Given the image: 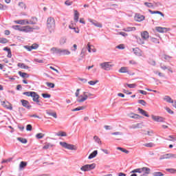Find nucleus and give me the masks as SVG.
I'll return each mask as SVG.
<instances>
[{"label": "nucleus", "instance_id": "43", "mask_svg": "<svg viewBox=\"0 0 176 176\" xmlns=\"http://www.w3.org/2000/svg\"><path fill=\"white\" fill-rule=\"evenodd\" d=\"M49 148H53V144L50 143H47L43 147V149H49Z\"/></svg>", "mask_w": 176, "mask_h": 176}, {"label": "nucleus", "instance_id": "64", "mask_svg": "<svg viewBox=\"0 0 176 176\" xmlns=\"http://www.w3.org/2000/svg\"><path fill=\"white\" fill-rule=\"evenodd\" d=\"M65 4L67 6H71V5H72V1H70L69 0H67L65 2Z\"/></svg>", "mask_w": 176, "mask_h": 176}, {"label": "nucleus", "instance_id": "13", "mask_svg": "<svg viewBox=\"0 0 176 176\" xmlns=\"http://www.w3.org/2000/svg\"><path fill=\"white\" fill-rule=\"evenodd\" d=\"M141 36L144 41L149 39V32L148 31H144L141 33Z\"/></svg>", "mask_w": 176, "mask_h": 176}, {"label": "nucleus", "instance_id": "2", "mask_svg": "<svg viewBox=\"0 0 176 176\" xmlns=\"http://www.w3.org/2000/svg\"><path fill=\"white\" fill-rule=\"evenodd\" d=\"M47 28H48L50 34L54 32V28H56V21L54 18L50 16L47 20Z\"/></svg>", "mask_w": 176, "mask_h": 176}, {"label": "nucleus", "instance_id": "48", "mask_svg": "<svg viewBox=\"0 0 176 176\" xmlns=\"http://www.w3.org/2000/svg\"><path fill=\"white\" fill-rule=\"evenodd\" d=\"M83 95H80V96H78V98H77V102H85V100H83Z\"/></svg>", "mask_w": 176, "mask_h": 176}, {"label": "nucleus", "instance_id": "9", "mask_svg": "<svg viewBox=\"0 0 176 176\" xmlns=\"http://www.w3.org/2000/svg\"><path fill=\"white\" fill-rule=\"evenodd\" d=\"M21 32H25L28 34L30 32H32V28L30 25L22 26Z\"/></svg>", "mask_w": 176, "mask_h": 176}, {"label": "nucleus", "instance_id": "26", "mask_svg": "<svg viewBox=\"0 0 176 176\" xmlns=\"http://www.w3.org/2000/svg\"><path fill=\"white\" fill-rule=\"evenodd\" d=\"M28 162L22 161L19 164V170H23L25 167H27Z\"/></svg>", "mask_w": 176, "mask_h": 176}, {"label": "nucleus", "instance_id": "56", "mask_svg": "<svg viewBox=\"0 0 176 176\" xmlns=\"http://www.w3.org/2000/svg\"><path fill=\"white\" fill-rule=\"evenodd\" d=\"M151 41L152 42H153L154 43H160V42H159V40H157V38H154V37H151Z\"/></svg>", "mask_w": 176, "mask_h": 176}, {"label": "nucleus", "instance_id": "19", "mask_svg": "<svg viewBox=\"0 0 176 176\" xmlns=\"http://www.w3.org/2000/svg\"><path fill=\"white\" fill-rule=\"evenodd\" d=\"M164 101H166V102H169L170 104H174V100L171 99V97L169 96H165L163 98Z\"/></svg>", "mask_w": 176, "mask_h": 176}, {"label": "nucleus", "instance_id": "16", "mask_svg": "<svg viewBox=\"0 0 176 176\" xmlns=\"http://www.w3.org/2000/svg\"><path fill=\"white\" fill-rule=\"evenodd\" d=\"M69 54H71V52H69V50L60 49L59 56H69Z\"/></svg>", "mask_w": 176, "mask_h": 176}, {"label": "nucleus", "instance_id": "32", "mask_svg": "<svg viewBox=\"0 0 176 176\" xmlns=\"http://www.w3.org/2000/svg\"><path fill=\"white\" fill-rule=\"evenodd\" d=\"M119 72H120L121 74H127L129 71L127 70V67H122L120 69Z\"/></svg>", "mask_w": 176, "mask_h": 176}, {"label": "nucleus", "instance_id": "53", "mask_svg": "<svg viewBox=\"0 0 176 176\" xmlns=\"http://www.w3.org/2000/svg\"><path fill=\"white\" fill-rule=\"evenodd\" d=\"M41 96L43 98H50L52 97V95L49 94H42Z\"/></svg>", "mask_w": 176, "mask_h": 176}, {"label": "nucleus", "instance_id": "51", "mask_svg": "<svg viewBox=\"0 0 176 176\" xmlns=\"http://www.w3.org/2000/svg\"><path fill=\"white\" fill-rule=\"evenodd\" d=\"M97 83H98V80H91L88 82V84L90 85V86H94V85H97Z\"/></svg>", "mask_w": 176, "mask_h": 176}, {"label": "nucleus", "instance_id": "60", "mask_svg": "<svg viewBox=\"0 0 176 176\" xmlns=\"http://www.w3.org/2000/svg\"><path fill=\"white\" fill-rule=\"evenodd\" d=\"M138 103L141 104V105H143L144 107L146 105V102H145L144 100H139Z\"/></svg>", "mask_w": 176, "mask_h": 176}, {"label": "nucleus", "instance_id": "10", "mask_svg": "<svg viewBox=\"0 0 176 176\" xmlns=\"http://www.w3.org/2000/svg\"><path fill=\"white\" fill-rule=\"evenodd\" d=\"M21 102L23 107H24V108H26L27 109H30V108H32V106L30 104V102H28V100H21Z\"/></svg>", "mask_w": 176, "mask_h": 176}, {"label": "nucleus", "instance_id": "49", "mask_svg": "<svg viewBox=\"0 0 176 176\" xmlns=\"http://www.w3.org/2000/svg\"><path fill=\"white\" fill-rule=\"evenodd\" d=\"M45 85H47V86L51 89H54L55 85L53 82H46Z\"/></svg>", "mask_w": 176, "mask_h": 176}, {"label": "nucleus", "instance_id": "44", "mask_svg": "<svg viewBox=\"0 0 176 176\" xmlns=\"http://www.w3.org/2000/svg\"><path fill=\"white\" fill-rule=\"evenodd\" d=\"M29 21H32V23H30V25H34V24H36V21H38V19L35 16H33Z\"/></svg>", "mask_w": 176, "mask_h": 176}, {"label": "nucleus", "instance_id": "54", "mask_svg": "<svg viewBox=\"0 0 176 176\" xmlns=\"http://www.w3.org/2000/svg\"><path fill=\"white\" fill-rule=\"evenodd\" d=\"M160 68L162 69H163L164 71H166V69H168L170 72H173V71H171V69H170L169 68H168V67H167V66H166V65H160Z\"/></svg>", "mask_w": 176, "mask_h": 176}, {"label": "nucleus", "instance_id": "36", "mask_svg": "<svg viewBox=\"0 0 176 176\" xmlns=\"http://www.w3.org/2000/svg\"><path fill=\"white\" fill-rule=\"evenodd\" d=\"M56 135H58V137H67V133L65 132L59 131L56 133Z\"/></svg>", "mask_w": 176, "mask_h": 176}, {"label": "nucleus", "instance_id": "25", "mask_svg": "<svg viewBox=\"0 0 176 176\" xmlns=\"http://www.w3.org/2000/svg\"><path fill=\"white\" fill-rule=\"evenodd\" d=\"M90 23L93 24V25H95V27H98V28H102V25L96 21H91L90 20Z\"/></svg>", "mask_w": 176, "mask_h": 176}, {"label": "nucleus", "instance_id": "3", "mask_svg": "<svg viewBox=\"0 0 176 176\" xmlns=\"http://www.w3.org/2000/svg\"><path fill=\"white\" fill-rule=\"evenodd\" d=\"M131 173H138L140 176H147L151 173V168L147 167H143L142 168H136L131 171Z\"/></svg>", "mask_w": 176, "mask_h": 176}, {"label": "nucleus", "instance_id": "39", "mask_svg": "<svg viewBox=\"0 0 176 176\" xmlns=\"http://www.w3.org/2000/svg\"><path fill=\"white\" fill-rule=\"evenodd\" d=\"M83 94V98H82V100H81V101H86V100H87L89 98V95L87 94V92L86 91H84L82 93Z\"/></svg>", "mask_w": 176, "mask_h": 176}, {"label": "nucleus", "instance_id": "38", "mask_svg": "<svg viewBox=\"0 0 176 176\" xmlns=\"http://www.w3.org/2000/svg\"><path fill=\"white\" fill-rule=\"evenodd\" d=\"M87 52V47H83L80 52V56L83 58L85 57V53Z\"/></svg>", "mask_w": 176, "mask_h": 176}, {"label": "nucleus", "instance_id": "50", "mask_svg": "<svg viewBox=\"0 0 176 176\" xmlns=\"http://www.w3.org/2000/svg\"><path fill=\"white\" fill-rule=\"evenodd\" d=\"M9 41H8L6 38H0V43H8Z\"/></svg>", "mask_w": 176, "mask_h": 176}, {"label": "nucleus", "instance_id": "6", "mask_svg": "<svg viewBox=\"0 0 176 176\" xmlns=\"http://www.w3.org/2000/svg\"><path fill=\"white\" fill-rule=\"evenodd\" d=\"M94 168H96V164H86L85 166H82L80 168L81 171H90V170H94Z\"/></svg>", "mask_w": 176, "mask_h": 176}, {"label": "nucleus", "instance_id": "46", "mask_svg": "<svg viewBox=\"0 0 176 176\" xmlns=\"http://www.w3.org/2000/svg\"><path fill=\"white\" fill-rule=\"evenodd\" d=\"M83 109H85V107H78L77 108H75L74 109L72 110V112H76V111H83Z\"/></svg>", "mask_w": 176, "mask_h": 176}, {"label": "nucleus", "instance_id": "12", "mask_svg": "<svg viewBox=\"0 0 176 176\" xmlns=\"http://www.w3.org/2000/svg\"><path fill=\"white\" fill-rule=\"evenodd\" d=\"M155 30L156 31H157V32H160V33H164V32H167V31H170V28H162V27H156Z\"/></svg>", "mask_w": 176, "mask_h": 176}, {"label": "nucleus", "instance_id": "23", "mask_svg": "<svg viewBox=\"0 0 176 176\" xmlns=\"http://www.w3.org/2000/svg\"><path fill=\"white\" fill-rule=\"evenodd\" d=\"M138 111H139L140 113H141V115H143V116H146V118H149V115L144 109L138 108Z\"/></svg>", "mask_w": 176, "mask_h": 176}, {"label": "nucleus", "instance_id": "45", "mask_svg": "<svg viewBox=\"0 0 176 176\" xmlns=\"http://www.w3.org/2000/svg\"><path fill=\"white\" fill-rule=\"evenodd\" d=\"M36 137L38 138V140H41V138H43L45 137V134L40 133H37L36 135Z\"/></svg>", "mask_w": 176, "mask_h": 176}, {"label": "nucleus", "instance_id": "1", "mask_svg": "<svg viewBox=\"0 0 176 176\" xmlns=\"http://www.w3.org/2000/svg\"><path fill=\"white\" fill-rule=\"evenodd\" d=\"M23 96L27 97H32L34 102H36L37 105L41 104V101H39V96L35 91H26L23 93Z\"/></svg>", "mask_w": 176, "mask_h": 176}, {"label": "nucleus", "instance_id": "30", "mask_svg": "<svg viewBox=\"0 0 176 176\" xmlns=\"http://www.w3.org/2000/svg\"><path fill=\"white\" fill-rule=\"evenodd\" d=\"M19 75L21 76V78H30V74L27 73H24L22 72H18Z\"/></svg>", "mask_w": 176, "mask_h": 176}, {"label": "nucleus", "instance_id": "42", "mask_svg": "<svg viewBox=\"0 0 176 176\" xmlns=\"http://www.w3.org/2000/svg\"><path fill=\"white\" fill-rule=\"evenodd\" d=\"M162 60H166V61H169L171 60V56H168V55H164L162 57Z\"/></svg>", "mask_w": 176, "mask_h": 176}, {"label": "nucleus", "instance_id": "58", "mask_svg": "<svg viewBox=\"0 0 176 176\" xmlns=\"http://www.w3.org/2000/svg\"><path fill=\"white\" fill-rule=\"evenodd\" d=\"M145 6H146L147 8H153V4L152 3H148V2H145L144 3Z\"/></svg>", "mask_w": 176, "mask_h": 176}, {"label": "nucleus", "instance_id": "11", "mask_svg": "<svg viewBox=\"0 0 176 176\" xmlns=\"http://www.w3.org/2000/svg\"><path fill=\"white\" fill-rule=\"evenodd\" d=\"M151 118L153 120H154L155 122H164V118H163V117L152 115Z\"/></svg>", "mask_w": 176, "mask_h": 176}, {"label": "nucleus", "instance_id": "61", "mask_svg": "<svg viewBox=\"0 0 176 176\" xmlns=\"http://www.w3.org/2000/svg\"><path fill=\"white\" fill-rule=\"evenodd\" d=\"M168 138L170 139H166L167 141H175L176 140L174 135H169Z\"/></svg>", "mask_w": 176, "mask_h": 176}, {"label": "nucleus", "instance_id": "47", "mask_svg": "<svg viewBox=\"0 0 176 176\" xmlns=\"http://www.w3.org/2000/svg\"><path fill=\"white\" fill-rule=\"evenodd\" d=\"M153 176H164L162 172H154L153 173Z\"/></svg>", "mask_w": 176, "mask_h": 176}, {"label": "nucleus", "instance_id": "62", "mask_svg": "<svg viewBox=\"0 0 176 176\" xmlns=\"http://www.w3.org/2000/svg\"><path fill=\"white\" fill-rule=\"evenodd\" d=\"M26 130H27V131H31L32 130V125L28 124L26 126Z\"/></svg>", "mask_w": 176, "mask_h": 176}, {"label": "nucleus", "instance_id": "5", "mask_svg": "<svg viewBox=\"0 0 176 176\" xmlns=\"http://www.w3.org/2000/svg\"><path fill=\"white\" fill-rule=\"evenodd\" d=\"M100 67L104 71H111V68L113 67V65H111L109 62H104L100 64Z\"/></svg>", "mask_w": 176, "mask_h": 176}, {"label": "nucleus", "instance_id": "18", "mask_svg": "<svg viewBox=\"0 0 176 176\" xmlns=\"http://www.w3.org/2000/svg\"><path fill=\"white\" fill-rule=\"evenodd\" d=\"M50 51L52 53V54H58L60 56V49L57 47H52L51 48Z\"/></svg>", "mask_w": 176, "mask_h": 176}, {"label": "nucleus", "instance_id": "33", "mask_svg": "<svg viewBox=\"0 0 176 176\" xmlns=\"http://www.w3.org/2000/svg\"><path fill=\"white\" fill-rule=\"evenodd\" d=\"M22 27L21 25H12V28L13 30H15L16 31H21L22 30Z\"/></svg>", "mask_w": 176, "mask_h": 176}, {"label": "nucleus", "instance_id": "37", "mask_svg": "<svg viewBox=\"0 0 176 176\" xmlns=\"http://www.w3.org/2000/svg\"><path fill=\"white\" fill-rule=\"evenodd\" d=\"M17 140L19 141V142H21L22 144H27V142H28L27 139L23 138H17Z\"/></svg>", "mask_w": 176, "mask_h": 176}, {"label": "nucleus", "instance_id": "31", "mask_svg": "<svg viewBox=\"0 0 176 176\" xmlns=\"http://www.w3.org/2000/svg\"><path fill=\"white\" fill-rule=\"evenodd\" d=\"M137 39V42L139 45H144L145 44V41H144V38H141L140 37H136Z\"/></svg>", "mask_w": 176, "mask_h": 176}, {"label": "nucleus", "instance_id": "24", "mask_svg": "<svg viewBox=\"0 0 176 176\" xmlns=\"http://www.w3.org/2000/svg\"><path fill=\"white\" fill-rule=\"evenodd\" d=\"M47 115L49 116H52L55 119H57V113L56 112H52V111H46Z\"/></svg>", "mask_w": 176, "mask_h": 176}, {"label": "nucleus", "instance_id": "14", "mask_svg": "<svg viewBox=\"0 0 176 176\" xmlns=\"http://www.w3.org/2000/svg\"><path fill=\"white\" fill-rule=\"evenodd\" d=\"M135 19L136 21H138L140 23L141 21H144V20H145V16L143 15H141L140 14H138L135 15Z\"/></svg>", "mask_w": 176, "mask_h": 176}, {"label": "nucleus", "instance_id": "35", "mask_svg": "<svg viewBox=\"0 0 176 176\" xmlns=\"http://www.w3.org/2000/svg\"><path fill=\"white\" fill-rule=\"evenodd\" d=\"M94 140L96 142H97V144H99V145H101L102 143L101 142V140L100 139V138H98V136L95 135L94 137Z\"/></svg>", "mask_w": 176, "mask_h": 176}, {"label": "nucleus", "instance_id": "21", "mask_svg": "<svg viewBox=\"0 0 176 176\" xmlns=\"http://www.w3.org/2000/svg\"><path fill=\"white\" fill-rule=\"evenodd\" d=\"M148 12L151 13V14H160L162 17H164V14L160 11H153L151 10H148Z\"/></svg>", "mask_w": 176, "mask_h": 176}, {"label": "nucleus", "instance_id": "55", "mask_svg": "<svg viewBox=\"0 0 176 176\" xmlns=\"http://www.w3.org/2000/svg\"><path fill=\"white\" fill-rule=\"evenodd\" d=\"M126 86H128L129 89H135V87H137V85L135 84H126Z\"/></svg>", "mask_w": 176, "mask_h": 176}, {"label": "nucleus", "instance_id": "63", "mask_svg": "<svg viewBox=\"0 0 176 176\" xmlns=\"http://www.w3.org/2000/svg\"><path fill=\"white\" fill-rule=\"evenodd\" d=\"M117 49H120V50H123V49H124V45L123 44H120L119 45H118Z\"/></svg>", "mask_w": 176, "mask_h": 176}, {"label": "nucleus", "instance_id": "41", "mask_svg": "<svg viewBox=\"0 0 176 176\" xmlns=\"http://www.w3.org/2000/svg\"><path fill=\"white\" fill-rule=\"evenodd\" d=\"M117 149L118 151H121V152H123L124 153H126V154L129 153V151H127L126 148H123L122 147H117Z\"/></svg>", "mask_w": 176, "mask_h": 176}, {"label": "nucleus", "instance_id": "59", "mask_svg": "<svg viewBox=\"0 0 176 176\" xmlns=\"http://www.w3.org/2000/svg\"><path fill=\"white\" fill-rule=\"evenodd\" d=\"M118 35H122V36H124V38L128 36L127 33L124 32H119Z\"/></svg>", "mask_w": 176, "mask_h": 176}, {"label": "nucleus", "instance_id": "22", "mask_svg": "<svg viewBox=\"0 0 176 176\" xmlns=\"http://www.w3.org/2000/svg\"><path fill=\"white\" fill-rule=\"evenodd\" d=\"M97 155H98V151L97 150H95L89 155L88 159H94V157H96Z\"/></svg>", "mask_w": 176, "mask_h": 176}, {"label": "nucleus", "instance_id": "27", "mask_svg": "<svg viewBox=\"0 0 176 176\" xmlns=\"http://www.w3.org/2000/svg\"><path fill=\"white\" fill-rule=\"evenodd\" d=\"M130 129H142V124L138 123L136 124H133L131 126L129 127Z\"/></svg>", "mask_w": 176, "mask_h": 176}, {"label": "nucleus", "instance_id": "8", "mask_svg": "<svg viewBox=\"0 0 176 176\" xmlns=\"http://www.w3.org/2000/svg\"><path fill=\"white\" fill-rule=\"evenodd\" d=\"M15 24H20L21 25H25V24H35L32 21H28V19L18 20L14 21Z\"/></svg>", "mask_w": 176, "mask_h": 176}, {"label": "nucleus", "instance_id": "4", "mask_svg": "<svg viewBox=\"0 0 176 176\" xmlns=\"http://www.w3.org/2000/svg\"><path fill=\"white\" fill-rule=\"evenodd\" d=\"M60 145L65 149H69V151H76V147L73 144H67L65 142H60Z\"/></svg>", "mask_w": 176, "mask_h": 176}, {"label": "nucleus", "instance_id": "40", "mask_svg": "<svg viewBox=\"0 0 176 176\" xmlns=\"http://www.w3.org/2000/svg\"><path fill=\"white\" fill-rule=\"evenodd\" d=\"M144 146H146V148H153V146H155V144L154 143L150 142L144 144Z\"/></svg>", "mask_w": 176, "mask_h": 176}, {"label": "nucleus", "instance_id": "20", "mask_svg": "<svg viewBox=\"0 0 176 176\" xmlns=\"http://www.w3.org/2000/svg\"><path fill=\"white\" fill-rule=\"evenodd\" d=\"M135 30H137L135 27H127L122 29V31H124L125 32H131V31H135Z\"/></svg>", "mask_w": 176, "mask_h": 176}, {"label": "nucleus", "instance_id": "34", "mask_svg": "<svg viewBox=\"0 0 176 176\" xmlns=\"http://www.w3.org/2000/svg\"><path fill=\"white\" fill-rule=\"evenodd\" d=\"M18 67L23 68V69H28L30 67L25 65L24 63H18Z\"/></svg>", "mask_w": 176, "mask_h": 176}, {"label": "nucleus", "instance_id": "15", "mask_svg": "<svg viewBox=\"0 0 176 176\" xmlns=\"http://www.w3.org/2000/svg\"><path fill=\"white\" fill-rule=\"evenodd\" d=\"M133 52L135 56H138V57H141L142 56V53L141 52V50H140L138 47L133 48Z\"/></svg>", "mask_w": 176, "mask_h": 176}, {"label": "nucleus", "instance_id": "52", "mask_svg": "<svg viewBox=\"0 0 176 176\" xmlns=\"http://www.w3.org/2000/svg\"><path fill=\"white\" fill-rule=\"evenodd\" d=\"M30 47L32 50H36V49H38V47H39V45L36 43H34L32 45H31Z\"/></svg>", "mask_w": 176, "mask_h": 176}, {"label": "nucleus", "instance_id": "28", "mask_svg": "<svg viewBox=\"0 0 176 176\" xmlns=\"http://www.w3.org/2000/svg\"><path fill=\"white\" fill-rule=\"evenodd\" d=\"M74 21L76 23L79 21V12H78V10H74Z\"/></svg>", "mask_w": 176, "mask_h": 176}, {"label": "nucleus", "instance_id": "7", "mask_svg": "<svg viewBox=\"0 0 176 176\" xmlns=\"http://www.w3.org/2000/svg\"><path fill=\"white\" fill-rule=\"evenodd\" d=\"M164 159H176V154L166 153L161 155L160 157V160H164Z\"/></svg>", "mask_w": 176, "mask_h": 176}, {"label": "nucleus", "instance_id": "29", "mask_svg": "<svg viewBox=\"0 0 176 176\" xmlns=\"http://www.w3.org/2000/svg\"><path fill=\"white\" fill-rule=\"evenodd\" d=\"M59 43L60 45V46H64V44L67 43V38H66V37L60 38V39L59 41Z\"/></svg>", "mask_w": 176, "mask_h": 176}, {"label": "nucleus", "instance_id": "57", "mask_svg": "<svg viewBox=\"0 0 176 176\" xmlns=\"http://www.w3.org/2000/svg\"><path fill=\"white\" fill-rule=\"evenodd\" d=\"M78 50V45L76 44H74L73 47H71L72 52H76Z\"/></svg>", "mask_w": 176, "mask_h": 176}, {"label": "nucleus", "instance_id": "17", "mask_svg": "<svg viewBox=\"0 0 176 176\" xmlns=\"http://www.w3.org/2000/svg\"><path fill=\"white\" fill-rule=\"evenodd\" d=\"M128 116L129 118H131L132 119H141V116L138 115V114H135L134 113H131L129 114H128Z\"/></svg>", "mask_w": 176, "mask_h": 176}]
</instances>
